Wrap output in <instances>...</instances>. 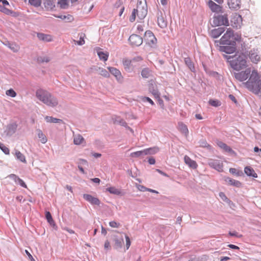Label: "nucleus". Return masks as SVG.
Listing matches in <instances>:
<instances>
[{
    "instance_id": "1",
    "label": "nucleus",
    "mask_w": 261,
    "mask_h": 261,
    "mask_svg": "<svg viewBox=\"0 0 261 261\" xmlns=\"http://www.w3.org/2000/svg\"><path fill=\"white\" fill-rule=\"evenodd\" d=\"M246 87L255 94H258L261 91V80L256 70H253L249 80L244 83Z\"/></svg>"
},
{
    "instance_id": "2",
    "label": "nucleus",
    "mask_w": 261,
    "mask_h": 261,
    "mask_svg": "<svg viewBox=\"0 0 261 261\" xmlns=\"http://www.w3.org/2000/svg\"><path fill=\"white\" fill-rule=\"evenodd\" d=\"M36 96L38 99L47 106L54 108L58 105L57 98L45 90H37Z\"/></svg>"
},
{
    "instance_id": "3",
    "label": "nucleus",
    "mask_w": 261,
    "mask_h": 261,
    "mask_svg": "<svg viewBox=\"0 0 261 261\" xmlns=\"http://www.w3.org/2000/svg\"><path fill=\"white\" fill-rule=\"evenodd\" d=\"M224 57L227 60L231 67L234 70L239 71L246 68L247 66L246 58L243 55L235 56L224 55Z\"/></svg>"
},
{
    "instance_id": "4",
    "label": "nucleus",
    "mask_w": 261,
    "mask_h": 261,
    "mask_svg": "<svg viewBox=\"0 0 261 261\" xmlns=\"http://www.w3.org/2000/svg\"><path fill=\"white\" fill-rule=\"evenodd\" d=\"M240 39L241 37L239 35H237L236 37H234L233 31L229 29L220 39V43L221 44H231L232 41H234V40H239Z\"/></svg>"
},
{
    "instance_id": "5",
    "label": "nucleus",
    "mask_w": 261,
    "mask_h": 261,
    "mask_svg": "<svg viewBox=\"0 0 261 261\" xmlns=\"http://www.w3.org/2000/svg\"><path fill=\"white\" fill-rule=\"evenodd\" d=\"M213 23L215 26H228L229 21L227 14L226 13L215 14L213 17Z\"/></svg>"
},
{
    "instance_id": "6",
    "label": "nucleus",
    "mask_w": 261,
    "mask_h": 261,
    "mask_svg": "<svg viewBox=\"0 0 261 261\" xmlns=\"http://www.w3.org/2000/svg\"><path fill=\"white\" fill-rule=\"evenodd\" d=\"M18 126V121L12 120L6 126L4 133L7 136L11 137L17 132Z\"/></svg>"
},
{
    "instance_id": "7",
    "label": "nucleus",
    "mask_w": 261,
    "mask_h": 261,
    "mask_svg": "<svg viewBox=\"0 0 261 261\" xmlns=\"http://www.w3.org/2000/svg\"><path fill=\"white\" fill-rule=\"evenodd\" d=\"M137 12V15L140 19H144L147 14V4L141 1H138L137 2V8L135 9Z\"/></svg>"
},
{
    "instance_id": "8",
    "label": "nucleus",
    "mask_w": 261,
    "mask_h": 261,
    "mask_svg": "<svg viewBox=\"0 0 261 261\" xmlns=\"http://www.w3.org/2000/svg\"><path fill=\"white\" fill-rule=\"evenodd\" d=\"M144 41L151 47L155 48L156 46L157 39L151 31H146L144 34Z\"/></svg>"
},
{
    "instance_id": "9",
    "label": "nucleus",
    "mask_w": 261,
    "mask_h": 261,
    "mask_svg": "<svg viewBox=\"0 0 261 261\" xmlns=\"http://www.w3.org/2000/svg\"><path fill=\"white\" fill-rule=\"evenodd\" d=\"M208 165L212 168L217 170L219 172L223 171V163L218 160L209 159Z\"/></svg>"
},
{
    "instance_id": "10",
    "label": "nucleus",
    "mask_w": 261,
    "mask_h": 261,
    "mask_svg": "<svg viewBox=\"0 0 261 261\" xmlns=\"http://www.w3.org/2000/svg\"><path fill=\"white\" fill-rule=\"evenodd\" d=\"M250 74V71L249 69H246L245 71L234 73L235 78L240 82H243L246 80Z\"/></svg>"
},
{
    "instance_id": "11",
    "label": "nucleus",
    "mask_w": 261,
    "mask_h": 261,
    "mask_svg": "<svg viewBox=\"0 0 261 261\" xmlns=\"http://www.w3.org/2000/svg\"><path fill=\"white\" fill-rule=\"evenodd\" d=\"M128 41L132 46H139L143 43V39L139 35L132 34L129 37Z\"/></svg>"
},
{
    "instance_id": "12",
    "label": "nucleus",
    "mask_w": 261,
    "mask_h": 261,
    "mask_svg": "<svg viewBox=\"0 0 261 261\" xmlns=\"http://www.w3.org/2000/svg\"><path fill=\"white\" fill-rule=\"evenodd\" d=\"M248 56L251 61L253 63H257L260 60V57L257 49H251L249 51Z\"/></svg>"
},
{
    "instance_id": "13",
    "label": "nucleus",
    "mask_w": 261,
    "mask_h": 261,
    "mask_svg": "<svg viewBox=\"0 0 261 261\" xmlns=\"http://www.w3.org/2000/svg\"><path fill=\"white\" fill-rule=\"evenodd\" d=\"M208 5L210 9L213 12L223 13V8L220 5L216 4L212 0L208 1Z\"/></svg>"
},
{
    "instance_id": "14",
    "label": "nucleus",
    "mask_w": 261,
    "mask_h": 261,
    "mask_svg": "<svg viewBox=\"0 0 261 261\" xmlns=\"http://www.w3.org/2000/svg\"><path fill=\"white\" fill-rule=\"evenodd\" d=\"M83 198L86 201L90 202L92 205H99L100 204V200L96 197L92 196L91 195L88 194H84Z\"/></svg>"
},
{
    "instance_id": "15",
    "label": "nucleus",
    "mask_w": 261,
    "mask_h": 261,
    "mask_svg": "<svg viewBox=\"0 0 261 261\" xmlns=\"http://www.w3.org/2000/svg\"><path fill=\"white\" fill-rule=\"evenodd\" d=\"M231 46H220L221 50L223 52H225L227 54H230L234 53L236 51V42L232 41Z\"/></svg>"
},
{
    "instance_id": "16",
    "label": "nucleus",
    "mask_w": 261,
    "mask_h": 261,
    "mask_svg": "<svg viewBox=\"0 0 261 261\" xmlns=\"http://www.w3.org/2000/svg\"><path fill=\"white\" fill-rule=\"evenodd\" d=\"M114 248L116 250H119L122 247V245L124 243L123 238L122 236L120 237H115L113 239Z\"/></svg>"
},
{
    "instance_id": "17",
    "label": "nucleus",
    "mask_w": 261,
    "mask_h": 261,
    "mask_svg": "<svg viewBox=\"0 0 261 261\" xmlns=\"http://www.w3.org/2000/svg\"><path fill=\"white\" fill-rule=\"evenodd\" d=\"M224 27H219L217 29L212 30L210 32V35L213 38H218L224 31Z\"/></svg>"
},
{
    "instance_id": "18",
    "label": "nucleus",
    "mask_w": 261,
    "mask_h": 261,
    "mask_svg": "<svg viewBox=\"0 0 261 261\" xmlns=\"http://www.w3.org/2000/svg\"><path fill=\"white\" fill-rule=\"evenodd\" d=\"M8 177L13 180L15 184L19 185L21 187L27 188V186L24 181L20 179L17 175L14 174H11L8 176Z\"/></svg>"
},
{
    "instance_id": "19",
    "label": "nucleus",
    "mask_w": 261,
    "mask_h": 261,
    "mask_svg": "<svg viewBox=\"0 0 261 261\" xmlns=\"http://www.w3.org/2000/svg\"><path fill=\"white\" fill-rule=\"evenodd\" d=\"M158 15V24L161 28H165L167 27V21L165 20L161 11H159Z\"/></svg>"
},
{
    "instance_id": "20",
    "label": "nucleus",
    "mask_w": 261,
    "mask_h": 261,
    "mask_svg": "<svg viewBox=\"0 0 261 261\" xmlns=\"http://www.w3.org/2000/svg\"><path fill=\"white\" fill-rule=\"evenodd\" d=\"M37 36L40 40L44 42H49L53 41L52 36L49 34L38 33Z\"/></svg>"
},
{
    "instance_id": "21",
    "label": "nucleus",
    "mask_w": 261,
    "mask_h": 261,
    "mask_svg": "<svg viewBox=\"0 0 261 261\" xmlns=\"http://www.w3.org/2000/svg\"><path fill=\"white\" fill-rule=\"evenodd\" d=\"M225 181L228 185L230 186L237 188H240L242 186V183L240 181L235 180L230 177H226L225 178Z\"/></svg>"
},
{
    "instance_id": "22",
    "label": "nucleus",
    "mask_w": 261,
    "mask_h": 261,
    "mask_svg": "<svg viewBox=\"0 0 261 261\" xmlns=\"http://www.w3.org/2000/svg\"><path fill=\"white\" fill-rule=\"evenodd\" d=\"M218 146L223 149L225 152H228L230 154L234 153V151L226 144L224 143L222 141H218L217 142Z\"/></svg>"
},
{
    "instance_id": "23",
    "label": "nucleus",
    "mask_w": 261,
    "mask_h": 261,
    "mask_svg": "<svg viewBox=\"0 0 261 261\" xmlns=\"http://www.w3.org/2000/svg\"><path fill=\"white\" fill-rule=\"evenodd\" d=\"M185 163L192 169H196L198 165L196 162L192 160L189 156L186 155L184 158Z\"/></svg>"
},
{
    "instance_id": "24",
    "label": "nucleus",
    "mask_w": 261,
    "mask_h": 261,
    "mask_svg": "<svg viewBox=\"0 0 261 261\" xmlns=\"http://www.w3.org/2000/svg\"><path fill=\"white\" fill-rule=\"evenodd\" d=\"M108 69L109 72L113 75H114L117 80H120L122 79V76L121 73L118 69L113 67H109Z\"/></svg>"
},
{
    "instance_id": "25",
    "label": "nucleus",
    "mask_w": 261,
    "mask_h": 261,
    "mask_svg": "<svg viewBox=\"0 0 261 261\" xmlns=\"http://www.w3.org/2000/svg\"><path fill=\"white\" fill-rule=\"evenodd\" d=\"M240 0H228V5L230 8L237 10L240 8Z\"/></svg>"
},
{
    "instance_id": "26",
    "label": "nucleus",
    "mask_w": 261,
    "mask_h": 261,
    "mask_svg": "<svg viewBox=\"0 0 261 261\" xmlns=\"http://www.w3.org/2000/svg\"><path fill=\"white\" fill-rule=\"evenodd\" d=\"M245 173L248 176L253 177L254 178H257V175L253 169L250 166H246L244 168Z\"/></svg>"
},
{
    "instance_id": "27",
    "label": "nucleus",
    "mask_w": 261,
    "mask_h": 261,
    "mask_svg": "<svg viewBox=\"0 0 261 261\" xmlns=\"http://www.w3.org/2000/svg\"><path fill=\"white\" fill-rule=\"evenodd\" d=\"M184 62L187 66L192 72H194L195 71L194 63L189 57H185L184 58Z\"/></svg>"
},
{
    "instance_id": "28",
    "label": "nucleus",
    "mask_w": 261,
    "mask_h": 261,
    "mask_svg": "<svg viewBox=\"0 0 261 261\" xmlns=\"http://www.w3.org/2000/svg\"><path fill=\"white\" fill-rule=\"evenodd\" d=\"M149 91L152 93L154 97L156 98H159L160 96V93L157 89L156 86L153 84H150L149 86Z\"/></svg>"
},
{
    "instance_id": "29",
    "label": "nucleus",
    "mask_w": 261,
    "mask_h": 261,
    "mask_svg": "<svg viewBox=\"0 0 261 261\" xmlns=\"http://www.w3.org/2000/svg\"><path fill=\"white\" fill-rule=\"evenodd\" d=\"M37 136L40 139L41 142L43 144H45L47 141V138L46 136L43 133L42 131L40 129H37Z\"/></svg>"
},
{
    "instance_id": "30",
    "label": "nucleus",
    "mask_w": 261,
    "mask_h": 261,
    "mask_svg": "<svg viewBox=\"0 0 261 261\" xmlns=\"http://www.w3.org/2000/svg\"><path fill=\"white\" fill-rule=\"evenodd\" d=\"M106 191L109 192L110 193L116 195H122V193L120 190L114 187H110L107 188L106 189Z\"/></svg>"
},
{
    "instance_id": "31",
    "label": "nucleus",
    "mask_w": 261,
    "mask_h": 261,
    "mask_svg": "<svg viewBox=\"0 0 261 261\" xmlns=\"http://www.w3.org/2000/svg\"><path fill=\"white\" fill-rule=\"evenodd\" d=\"M54 16L56 18H60L63 20H65L67 22H71L73 20V16L70 14H68L67 15H58L56 14H54Z\"/></svg>"
},
{
    "instance_id": "32",
    "label": "nucleus",
    "mask_w": 261,
    "mask_h": 261,
    "mask_svg": "<svg viewBox=\"0 0 261 261\" xmlns=\"http://www.w3.org/2000/svg\"><path fill=\"white\" fill-rule=\"evenodd\" d=\"M145 155H146V154L145 149L140 151H135L131 153L130 154V156L133 158H143Z\"/></svg>"
},
{
    "instance_id": "33",
    "label": "nucleus",
    "mask_w": 261,
    "mask_h": 261,
    "mask_svg": "<svg viewBox=\"0 0 261 261\" xmlns=\"http://www.w3.org/2000/svg\"><path fill=\"white\" fill-rule=\"evenodd\" d=\"M44 7L46 10H51L55 7V3L51 0H46L44 3Z\"/></svg>"
},
{
    "instance_id": "34",
    "label": "nucleus",
    "mask_w": 261,
    "mask_h": 261,
    "mask_svg": "<svg viewBox=\"0 0 261 261\" xmlns=\"http://www.w3.org/2000/svg\"><path fill=\"white\" fill-rule=\"evenodd\" d=\"M146 154L151 155L156 153L159 151V148L156 146L145 149Z\"/></svg>"
},
{
    "instance_id": "35",
    "label": "nucleus",
    "mask_w": 261,
    "mask_h": 261,
    "mask_svg": "<svg viewBox=\"0 0 261 261\" xmlns=\"http://www.w3.org/2000/svg\"><path fill=\"white\" fill-rule=\"evenodd\" d=\"M15 156L17 160L23 163H27L25 156L19 151L16 150Z\"/></svg>"
},
{
    "instance_id": "36",
    "label": "nucleus",
    "mask_w": 261,
    "mask_h": 261,
    "mask_svg": "<svg viewBox=\"0 0 261 261\" xmlns=\"http://www.w3.org/2000/svg\"><path fill=\"white\" fill-rule=\"evenodd\" d=\"M178 127L179 130L184 134L185 136H187L189 133L187 126L182 122L178 123Z\"/></svg>"
},
{
    "instance_id": "37",
    "label": "nucleus",
    "mask_w": 261,
    "mask_h": 261,
    "mask_svg": "<svg viewBox=\"0 0 261 261\" xmlns=\"http://www.w3.org/2000/svg\"><path fill=\"white\" fill-rule=\"evenodd\" d=\"M45 120H46V121L47 122H49V123H61V122H63L62 120H61L60 119H58V118L53 117L51 116H47L45 117Z\"/></svg>"
},
{
    "instance_id": "38",
    "label": "nucleus",
    "mask_w": 261,
    "mask_h": 261,
    "mask_svg": "<svg viewBox=\"0 0 261 261\" xmlns=\"http://www.w3.org/2000/svg\"><path fill=\"white\" fill-rule=\"evenodd\" d=\"M84 139L82 135L78 134L74 136L73 143L75 145H80L84 141Z\"/></svg>"
},
{
    "instance_id": "39",
    "label": "nucleus",
    "mask_w": 261,
    "mask_h": 261,
    "mask_svg": "<svg viewBox=\"0 0 261 261\" xmlns=\"http://www.w3.org/2000/svg\"><path fill=\"white\" fill-rule=\"evenodd\" d=\"M45 218L47 220V222L53 226H55V223L52 218L50 213L48 211L45 212Z\"/></svg>"
},
{
    "instance_id": "40",
    "label": "nucleus",
    "mask_w": 261,
    "mask_h": 261,
    "mask_svg": "<svg viewBox=\"0 0 261 261\" xmlns=\"http://www.w3.org/2000/svg\"><path fill=\"white\" fill-rule=\"evenodd\" d=\"M114 122L115 123L119 124L125 127H127L128 129L132 130V129L127 126V123L123 119H121L119 117L116 118L114 120Z\"/></svg>"
},
{
    "instance_id": "41",
    "label": "nucleus",
    "mask_w": 261,
    "mask_h": 261,
    "mask_svg": "<svg viewBox=\"0 0 261 261\" xmlns=\"http://www.w3.org/2000/svg\"><path fill=\"white\" fill-rule=\"evenodd\" d=\"M151 75V71L148 68H145L141 71V75L143 78H148Z\"/></svg>"
},
{
    "instance_id": "42",
    "label": "nucleus",
    "mask_w": 261,
    "mask_h": 261,
    "mask_svg": "<svg viewBox=\"0 0 261 261\" xmlns=\"http://www.w3.org/2000/svg\"><path fill=\"white\" fill-rule=\"evenodd\" d=\"M97 55L100 60L103 61H106L108 60L109 57V54L108 53H105L102 51H98Z\"/></svg>"
},
{
    "instance_id": "43",
    "label": "nucleus",
    "mask_w": 261,
    "mask_h": 261,
    "mask_svg": "<svg viewBox=\"0 0 261 261\" xmlns=\"http://www.w3.org/2000/svg\"><path fill=\"white\" fill-rule=\"evenodd\" d=\"M123 64L125 69L127 71H130L131 68V62L128 60H125L123 61Z\"/></svg>"
},
{
    "instance_id": "44",
    "label": "nucleus",
    "mask_w": 261,
    "mask_h": 261,
    "mask_svg": "<svg viewBox=\"0 0 261 261\" xmlns=\"http://www.w3.org/2000/svg\"><path fill=\"white\" fill-rule=\"evenodd\" d=\"M199 146L201 147L206 148L209 149L211 148V146L208 144L204 139H201L199 142Z\"/></svg>"
},
{
    "instance_id": "45",
    "label": "nucleus",
    "mask_w": 261,
    "mask_h": 261,
    "mask_svg": "<svg viewBox=\"0 0 261 261\" xmlns=\"http://www.w3.org/2000/svg\"><path fill=\"white\" fill-rule=\"evenodd\" d=\"M37 62L39 63H48L50 61V59L49 57L46 56H40L37 58Z\"/></svg>"
},
{
    "instance_id": "46",
    "label": "nucleus",
    "mask_w": 261,
    "mask_h": 261,
    "mask_svg": "<svg viewBox=\"0 0 261 261\" xmlns=\"http://www.w3.org/2000/svg\"><path fill=\"white\" fill-rule=\"evenodd\" d=\"M8 47L14 53L17 52L19 49V46L15 43H9Z\"/></svg>"
},
{
    "instance_id": "47",
    "label": "nucleus",
    "mask_w": 261,
    "mask_h": 261,
    "mask_svg": "<svg viewBox=\"0 0 261 261\" xmlns=\"http://www.w3.org/2000/svg\"><path fill=\"white\" fill-rule=\"evenodd\" d=\"M29 3L32 6L38 7L41 4V0H29Z\"/></svg>"
},
{
    "instance_id": "48",
    "label": "nucleus",
    "mask_w": 261,
    "mask_h": 261,
    "mask_svg": "<svg viewBox=\"0 0 261 261\" xmlns=\"http://www.w3.org/2000/svg\"><path fill=\"white\" fill-rule=\"evenodd\" d=\"M0 149L5 154H10L9 149L1 142H0Z\"/></svg>"
},
{
    "instance_id": "49",
    "label": "nucleus",
    "mask_w": 261,
    "mask_h": 261,
    "mask_svg": "<svg viewBox=\"0 0 261 261\" xmlns=\"http://www.w3.org/2000/svg\"><path fill=\"white\" fill-rule=\"evenodd\" d=\"M80 35V40L77 41V44L79 45H82L85 44V37L86 36L85 34L84 33H81L79 34Z\"/></svg>"
},
{
    "instance_id": "50",
    "label": "nucleus",
    "mask_w": 261,
    "mask_h": 261,
    "mask_svg": "<svg viewBox=\"0 0 261 261\" xmlns=\"http://www.w3.org/2000/svg\"><path fill=\"white\" fill-rule=\"evenodd\" d=\"M58 4L61 9H66L68 6L67 0H60L58 2Z\"/></svg>"
},
{
    "instance_id": "51",
    "label": "nucleus",
    "mask_w": 261,
    "mask_h": 261,
    "mask_svg": "<svg viewBox=\"0 0 261 261\" xmlns=\"http://www.w3.org/2000/svg\"><path fill=\"white\" fill-rule=\"evenodd\" d=\"M6 94L7 95L11 97H15L16 96V93L12 89H10L9 90H7L6 92Z\"/></svg>"
},
{
    "instance_id": "52",
    "label": "nucleus",
    "mask_w": 261,
    "mask_h": 261,
    "mask_svg": "<svg viewBox=\"0 0 261 261\" xmlns=\"http://www.w3.org/2000/svg\"><path fill=\"white\" fill-rule=\"evenodd\" d=\"M140 98L143 102H148L152 106L154 105V102L148 97L142 96Z\"/></svg>"
},
{
    "instance_id": "53",
    "label": "nucleus",
    "mask_w": 261,
    "mask_h": 261,
    "mask_svg": "<svg viewBox=\"0 0 261 261\" xmlns=\"http://www.w3.org/2000/svg\"><path fill=\"white\" fill-rule=\"evenodd\" d=\"M209 103L212 106L215 107L220 106L221 105L220 102L218 100L210 99L209 101Z\"/></svg>"
},
{
    "instance_id": "54",
    "label": "nucleus",
    "mask_w": 261,
    "mask_h": 261,
    "mask_svg": "<svg viewBox=\"0 0 261 261\" xmlns=\"http://www.w3.org/2000/svg\"><path fill=\"white\" fill-rule=\"evenodd\" d=\"M229 236L231 237H236L237 238H241L243 237L242 234H239L236 231H233L232 232L229 231L228 233Z\"/></svg>"
},
{
    "instance_id": "55",
    "label": "nucleus",
    "mask_w": 261,
    "mask_h": 261,
    "mask_svg": "<svg viewBox=\"0 0 261 261\" xmlns=\"http://www.w3.org/2000/svg\"><path fill=\"white\" fill-rule=\"evenodd\" d=\"M125 240H126V246H125L126 249L125 250V251L129 249V248L130 246V244H131V242H130V239L127 235H126V234L125 235Z\"/></svg>"
},
{
    "instance_id": "56",
    "label": "nucleus",
    "mask_w": 261,
    "mask_h": 261,
    "mask_svg": "<svg viewBox=\"0 0 261 261\" xmlns=\"http://www.w3.org/2000/svg\"><path fill=\"white\" fill-rule=\"evenodd\" d=\"M109 225L112 228H118L120 226V223L112 221L109 222Z\"/></svg>"
},
{
    "instance_id": "57",
    "label": "nucleus",
    "mask_w": 261,
    "mask_h": 261,
    "mask_svg": "<svg viewBox=\"0 0 261 261\" xmlns=\"http://www.w3.org/2000/svg\"><path fill=\"white\" fill-rule=\"evenodd\" d=\"M100 74L104 77H109L110 75L109 72L105 69H101Z\"/></svg>"
},
{
    "instance_id": "58",
    "label": "nucleus",
    "mask_w": 261,
    "mask_h": 261,
    "mask_svg": "<svg viewBox=\"0 0 261 261\" xmlns=\"http://www.w3.org/2000/svg\"><path fill=\"white\" fill-rule=\"evenodd\" d=\"M136 15H137V12L136 11V10L134 9L133 11V12L132 13V15H131L130 18H129V20L130 22H133L135 21V20L136 19Z\"/></svg>"
},
{
    "instance_id": "59",
    "label": "nucleus",
    "mask_w": 261,
    "mask_h": 261,
    "mask_svg": "<svg viewBox=\"0 0 261 261\" xmlns=\"http://www.w3.org/2000/svg\"><path fill=\"white\" fill-rule=\"evenodd\" d=\"M105 249L106 250H110L111 248V247L110 246V243L108 240H106L105 242L104 245Z\"/></svg>"
},
{
    "instance_id": "60",
    "label": "nucleus",
    "mask_w": 261,
    "mask_h": 261,
    "mask_svg": "<svg viewBox=\"0 0 261 261\" xmlns=\"http://www.w3.org/2000/svg\"><path fill=\"white\" fill-rule=\"evenodd\" d=\"M2 12H3L5 14H6L7 15H9L11 13H12V11L9 10V9H7L6 8H5L4 6L3 7V9L2 10Z\"/></svg>"
},
{
    "instance_id": "61",
    "label": "nucleus",
    "mask_w": 261,
    "mask_h": 261,
    "mask_svg": "<svg viewBox=\"0 0 261 261\" xmlns=\"http://www.w3.org/2000/svg\"><path fill=\"white\" fill-rule=\"evenodd\" d=\"M138 189L139 190L142 192L147 191V190L148 189V188L142 185H139L138 187Z\"/></svg>"
},
{
    "instance_id": "62",
    "label": "nucleus",
    "mask_w": 261,
    "mask_h": 261,
    "mask_svg": "<svg viewBox=\"0 0 261 261\" xmlns=\"http://www.w3.org/2000/svg\"><path fill=\"white\" fill-rule=\"evenodd\" d=\"M229 172L233 174H236L237 175H240L239 172L237 171V170L235 168H231L229 169Z\"/></svg>"
},
{
    "instance_id": "63",
    "label": "nucleus",
    "mask_w": 261,
    "mask_h": 261,
    "mask_svg": "<svg viewBox=\"0 0 261 261\" xmlns=\"http://www.w3.org/2000/svg\"><path fill=\"white\" fill-rule=\"evenodd\" d=\"M148 163L150 165H154L155 163V159L153 157H150L148 158Z\"/></svg>"
},
{
    "instance_id": "64",
    "label": "nucleus",
    "mask_w": 261,
    "mask_h": 261,
    "mask_svg": "<svg viewBox=\"0 0 261 261\" xmlns=\"http://www.w3.org/2000/svg\"><path fill=\"white\" fill-rule=\"evenodd\" d=\"M219 196L224 201H225L226 200L228 199L227 197L225 196L224 193L223 192H220L219 193Z\"/></svg>"
}]
</instances>
